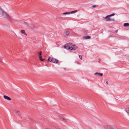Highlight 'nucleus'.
<instances>
[{
  "label": "nucleus",
  "instance_id": "nucleus-1",
  "mask_svg": "<svg viewBox=\"0 0 129 129\" xmlns=\"http://www.w3.org/2000/svg\"><path fill=\"white\" fill-rule=\"evenodd\" d=\"M64 47L65 48L67 49H71V50H76L77 49L78 47L74 45H73L70 43H68L66 44Z\"/></svg>",
  "mask_w": 129,
  "mask_h": 129
},
{
  "label": "nucleus",
  "instance_id": "nucleus-2",
  "mask_svg": "<svg viewBox=\"0 0 129 129\" xmlns=\"http://www.w3.org/2000/svg\"><path fill=\"white\" fill-rule=\"evenodd\" d=\"M1 11L2 14V16H4L5 17L7 18V19L10 21H12V19L10 17L9 15L6 12L3 11L1 9Z\"/></svg>",
  "mask_w": 129,
  "mask_h": 129
},
{
  "label": "nucleus",
  "instance_id": "nucleus-3",
  "mask_svg": "<svg viewBox=\"0 0 129 129\" xmlns=\"http://www.w3.org/2000/svg\"><path fill=\"white\" fill-rule=\"evenodd\" d=\"M52 62L54 63H57L58 62V61L54 58L49 57L48 59V62Z\"/></svg>",
  "mask_w": 129,
  "mask_h": 129
},
{
  "label": "nucleus",
  "instance_id": "nucleus-4",
  "mask_svg": "<svg viewBox=\"0 0 129 129\" xmlns=\"http://www.w3.org/2000/svg\"><path fill=\"white\" fill-rule=\"evenodd\" d=\"M106 129H118L116 126L113 125V126L107 125L106 127Z\"/></svg>",
  "mask_w": 129,
  "mask_h": 129
},
{
  "label": "nucleus",
  "instance_id": "nucleus-5",
  "mask_svg": "<svg viewBox=\"0 0 129 129\" xmlns=\"http://www.w3.org/2000/svg\"><path fill=\"white\" fill-rule=\"evenodd\" d=\"M38 54L39 55V59L41 61H44V59H43L42 58V56L41 55L42 51H40V52H38Z\"/></svg>",
  "mask_w": 129,
  "mask_h": 129
},
{
  "label": "nucleus",
  "instance_id": "nucleus-6",
  "mask_svg": "<svg viewBox=\"0 0 129 129\" xmlns=\"http://www.w3.org/2000/svg\"><path fill=\"white\" fill-rule=\"evenodd\" d=\"M105 19H106V21H114V20L113 19H111L110 18H105Z\"/></svg>",
  "mask_w": 129,
  "mask_h": 129
},
{
  "label": "nucleus",
  "instance_id": "nucleus-7",
  "mask_svg": "<svg viewBox=\"0 0 129 129\" xmlns=\"http://www.w3.org/2000/svg\"><path fill=\"white\" fill-rule=\"evenodd\" d=\"M4 98L5 99L8 100V101L11 100V99L9 97L7 96L6 95H4L3 96Z\"/></svg>",
  "mask_w": 129,
  "mask_h": 129
},
{
  "label": "nucleus",
  "instance_id": "nucleus-8",
  "mask_svg": "<svg viewBox=\"0 0 129 129\" xmlns=\"http://www.w3.org/2000/svg\"><path fill=\"white\" fill-rule=\"evenodd\" d=\"M70 32L69 31H66L64 33V35L65 36H67L70 34Z\"/></svg>",
  "mask_w": 129,
  "mask_h": 129
},
{
  "label": "nucleus",
  "instance_id": "nucleus-9",
  "mask_svg": "<svg viewBox=\"0 0 129 129\" xmlns=\"http://www.w3.org/2000/svg\"><path fill=\"white\" fill-rule=\"evenodd\" d=\"M115 14L113 13L110 15H107L105 18H109L111 16L114 15Z\"/></svg>",
  "mask_w": 129,
  "mask_h": 129
},
{
  "label": "nucleus",
  "instance_id": "nucleus-10",
  "mask_svg": "<svg viewBox=\"0 0 129 129\" xmlns=\"http://www.w3.org/2000/svg\"><path fill=\"white\" fill-rule=\"evenodd\" d=\"M94 75H99V76H103V75L102 73H95L94 74Z\"/></svg>",
  "mask_w": 129,
  "mask_h": 129
},
{
  "label": "nucleus",
  "instance_id": "nucleus-11",
  "mask_svg": "<svg viewBox=\"0 0 129 129\" xmlns=\"http://www.w3.org/2000/svg\"><path fill=\"white\" fill-rule=\"evenodd\" d=\"M123 25L124 27H126L129 26V23H125L123 24Z\"/></svg>",
  "mask_w": 129,
  "mask_h": 129
},
{
  "label": "nucleus",
  "instance_id": "nucleus-12",
  "mask_svg": "<svg viewBox=\"0 0 129 129\" xmlns=\"http://www.w3.org/2000/svg\"><path fill=\"white\" fill-rule=\"evenodd\" d=\"M21 32L24 35H26V34L25 33V30H22L21 31Z\"/></svg>",
  "mask_w": 129,
  "mask_h": 129
},
{
  "label": "nucleus",
  "instance_id": "nucleus-13",
  "mask_svg": "<svg viewBox=\"0 0 129 129\" xmlns=\"http://www.w3.org/2000/svg\"><path fill=\"white\" fill-rule=\"evenodd\" d=\"M84 38L87 39H89L91 37L90 36H87L84 37Z\"/></svg>",
  "mask_w": 129,
  "mask_h": 129
},
{
  "label": "nucleus",
  "instance_id": "nucleus-14",
  "mask_svg": "<svg viewBox=\"0 0 129 129\" xmlns=\"http://www.w3.org/2000/svg\"><path fill=\"white\" fill-rule=\"evenodd\" d=\"M125 111L128 114V115H129V108L126 109Z\"/></svg>",
  "mask_w": 129,
  "mask_h": 129
},
{
  "label": "nucleus",
  "instance_id": "nucleus-15",
  "mask_svg": "<svg viewBox=\"0 0 129 129\" xmlns=\"http://www.w3.org/2000/svg\"><path fill=\"white\" fill-rule=\"evenodd\" d=\"M77 12V10H75L74 11H73L70 12V14L74 13H75Z\"/></svg>",
  "mask_w": 129,
  "mask_h": 129
},
{
  "label": "nucleus",
  "instance_id": "nucleus-16",
  "mask_svg": "<svg viewBox=\"0 0 129 129\" xmlns=\"http://www.w3.org/2000/svg\"><path fill=\"white\" fill-rule=\"evenodd\" d=\"M70 12H66L63 13V14L64 15H66V14H70Z\"/></svg>",
  "mask_w": 129,
  "mask_h": 129
},
{
  "label": "nucleus",
  "instance_id": "nucleus-17",
  "mask_svg": "<svg viewBox=\"0 0 129 129\" xmlns=\"http://www.w3.org/2000/svg\"><path fill=\"white\" fill-rule=\"evenodd\" d=\"M19 112L18 111H14V112L16 114H17L18 115L19 114Z\"/></svg>",
  "mask_w": 129,
  "mask_h": 129
},
{
  "label": "nucleus",
  "instance_id": "nucleus-18",
  "mask_svg": "<svg viewBox=\"0 0 129 129\" xmlns=\"http://www.w3.org/2000/svg\"><path fill=\"white\" fill-rule=\"evenodd\" d=\"M79 57L81 60L82 59V55H79Z\"/></svg>",
  "mask_w": 129,
  "mask_h": 129
},
{
  "label": "nucleus",
  "instance_id": "nucleus-19",
  "mask_svg": "<svg viewBox=\"0 0 129 129\" xmlns=\"http://www.w3.org/2000/svg\"><path fill=\"white\" fill-rule=\"evenodd\" d=\"M96 7V6L95 5H94L92 6V7L93 8H94Z\"/></svg>",
  "mask_w": 129,
  "mask_h": 129
},
{
  "label": "nucleus",
  "instance_id": "nucleus-20",
  "mask_svg": "<svg viewBox=\"0 0 129 129\" xmlns=\"http://www.w3.org/2000/svg\"><path fill=\"white\" fill-rule=\"evenodd\" d=\"M62 118L64 120H66L67 119H66L64 117H62Z\"/></svg>",
  "mask_w": 129,
  "mask_h": 129
},
{
  "label": "nucleus",
  "instance_id": "nucleus-21",
  "mask_svg": "<svg viewBox=\"0 0 129 129\" xmlns=\"http://www.w3.org/2000/svg\"><path fill=\"white\" fill-rule=\"evenodd\" d=\"M2 61L1 60V59L0 58V63H2Z\"/></svg>",
  "mask_w": 129,
  "mask_h": 129
},
{
  "label": "nucleus",
  "instance_id": "nucleus-22",
  "mask_svg": "<svg viewBox=\"0 0 129 129\" xmlns=\"http://www.w3.org/2000/svg\"><path fill=\"white\" fill-rule=\"evenodd\" d=\"M118 30H115V32L116 33H117L118 32Z\"/></svg>",
  "mask_w": 129,
  "mask_h": 129
},
{
  "label": "nucleus",
  "instance_id": "nucleus-23",
  "mask_svg": "<svg viewBox=\"0 0 129 129\" xmlns=\"http://www.w3.org/2000/svg\"><path fill=\"white\" fill-rule=\"evenodd\" d=\"M106 83L107 84H108V82L107 81H106Z\"/></svg>",
  "mask_w": 129,
  "mask_h": 129
},
{
  "label": "nucleus",
  "instance_id": "nucleus-24",
  "mask_svg": "<svg viewBox=\"0 0 129 129\" xmlns=\"http://www.w3.org/2000/svg\"><path fill=\"white\" fill-rule=\"evenodd\" d=\"M86 33H89V32H86Z\"/></svg>",
  "mask_w": 129,
  "mask_h": 129
}]
</instances>
